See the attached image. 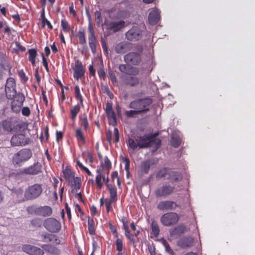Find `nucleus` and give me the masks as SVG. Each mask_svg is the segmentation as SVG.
I'll list each match as a JSON object with an SVG mask.
<instances>
[{
    "label": "nucleus",
    "instance_id": "5701e85b",
    "mask_svg": "<svg viewBox=\"0 0 255 255\" xmlns=\"http://www.w3.org/2000/svg\"><path fill=\"white\" fill-rule=\"evenodd\" d=\"M41 247L46 253L52 255H59L61 253V250L54 245L50 244H44Z\"/></svg>",
    "mask_w": 255,
    "mask_h": 255
},
{
    "label": "nucleus",
    "instance_id": "7c9ffc66",
    "mask_svg": "<svg viewBox=\"0 0 255 255\" xmlns=\"http://www.w3.org/2000/svg\"><path fill=\"white\" fill-rule=\"evenodd\" d=\"M151 234H153L155 237H157L159 235L160 229L157 222L154 220H151Z\"/></svg>",
    "mask_w": 255,
    "mask_h": 255
},
{
    "label": "nucleus",
    "instance_id": "4c0bfd02",
    "mask_svg": "<svg viewBox=\"0 0 255 255\" xmlns=\"http://www.w3.org/2000/svg\"><path fill=\"white\" fill-rule=\"evenodd\" d=\"M88 228L89 233L91 235L95 234V223L93 219H90V217H89L88 221Z\"/></svg>",
    "mask_w": 255,
    "mask_h": 255
},
{
    "label": "nucleus",
    "instance_id": "b1692460",
    "mask_svg": "<svg viewBox=\"0 0 255 255\" xmlns=\"http://www.w3.org/2000/svg\"><path fill=\"white\" fill-rule=\"evenodd\" d=\"M186 231V227L183 225H180L170 231L171 236L177 238Z\"/></svg>",
    "mask_w": 255,
    "mask_h": 255
},
{
    "label": "nucleus",
    "instance_id": "9b49d317",
    "mask_svg": "<svg viewBox=\"0 0 255 255\" xmlns=\"http://www.w3.org/2000/svg\"><path fill=\"white\" fill-rule=\"evenodd\" d=\"M88 40L90 48L93 54L97 52V46L98 45L96 32L94 28L88 29Z\"/></svg>",
    "mask_w": 255,
    "mask_h": 255
},
{
    "label": "nucleus",
    "instance_id": "e2e57ef3",
    "mask_svg": "<svg viewBox=\"0 0 255 255\" xmlns=\"http://www.w3.org/2000/svg\"><path fill=\"white\" fill-rule=\"evenodd\" d=\"M121 221L123 224V229L124 230L128 229V217L123 216L122 217Z\"/></svg>",
    "mask_w": 255,
    "mask_h": 255
},
{
    "label": "nucleus",
    "instance_id": "a18cd8bd",
    "mask_svg": "<svg viewBox=\"0 0 255 255\" xmlns=\"http://www.w3.org/2000/svg\"><path fill=\"white\" fill-rule=\"evenodd\" d=\"M103 176H101L100 175H97L96 176L95 182L96 184V187L99 189H101L103 187Z\"/></svg>",
    "mask_w": 255,
    "mask_h": 255
},
{
    "label": "nucleus",
    "instance_id": "2eb2a0df",
    "mask_svg": "<svg viewBox=\"0 0 255 255\" xmlns=\"http://www.w3.org/2000/svg\"><path fill=\"white\" fill-rule=\"evenodd\" d=\"M74 78L77 81L85 75V69L82 62L77 60L73 68Z\"/></svg>",
    "mask_w": 255,
    "mask_h": 255
},
{
    "label": "nucleus",
    "instance_id": "2f4dec72",
    "mask_svg": "<svg viewBox=\"0 0 255 255\" xmlns=\"http://www.w3.org/2000/svg\"><path fill=\"white\" fill-rule=\"evenodd\" d=\"M153 164L150 160H145L142 162L141 164V171L144 174H147L149 172L151 165Z\"/></svg>",
    "mask_w": 255,
    "mask_h": 255
},
{
    "label": "nucleus",
    "instance_id": "aec40b11",
    "mask_svg": "<svg viewBox=\"0 0 255 255\" xmlns=\"http://www.w3.org/2000/svg\"><path fill=\"white\" fill-rule=\"evenodd\" d=\"M131 48V44L129 42H121L115 45V50L117 53L124 54L129 51Z\"/></svg>",
    "mask_w": 255,
    "mask_h": 255
},
{
    "label": "nucleus",
    "instance_id": "4468645a",
    "mask_svg": "<svg viewBox=\"0 0 255 255\" xmlns=\"http://www.w3.org/2000/svg\"><path fill=\"white\" fill-rule=\"evenodd\" d=\"M124 61L128 64L138 65L141 61V56L137 52H129L124 56Z\"/></svg>",
    "mask_w": 255,
    "mask_h": 255
},
{
    "label": "nucleus",
    "instance_id": "bb28decb",
    "mask_svg": "<svg viewBox=\"0 0 255 255\" xmlns=\"http://www.w3.org/2000/svg\"><path fill=\"white\" fill-rule=\"evenodd\" d=\"M183 178L182 174L177 171H170L167 179L170 180L172 182L181 181Z\"/></svg>",
    "mask_w": 255,
    "mask_h": 255
},
{
    "label": "nucleus",
    "instance_id": "a19ab883",
    "mask_svg": "<svg viewBox=\"0 0 255 255\" xmlns=\"http://www.w3.org/2000/svg\"><path fill=\"white\" fill-rule=\"evenodd\" d=\"M80 110V107L79 105H76L74 106L72 109L70 110V114H71V118L74 120L78 113L79 112Z\"/></svg>",
    "mask_w": 255,
    "mask_h": 255
},
{
    "label": "nucleus",
    "instance_id": "72a5a7b5",
    "mask_svg": "<svg viewBox=\"0 0 255 255\" xmlns=\"http://www.w3.org/2000/svg\"><path fill=\"white\" fill-rule=\"evenodd\" d=\"M28 52L29 54L28 59L32 65L34 66L35 65L36 57L37 55L36 50L33 48L30 49H28Z\"/></svg>",
    "mask_w": 255,
    "mask_h": 255
},
{
    "label": "nucleus",
    "instance_id": "09e8293b",
    "mask_svg": "<svg viewBox=\"0 0 255 255\" xmlns=\"http://www.w3.org/2000/svg\"><path fill=\"white\" fill-rule=\"evenodd\" d=\"M139 72L138 68L129 65L128 75L136 76L139 74Z\"/></svg>",
    "mask_w": 255,
    "mask_h": 255
},
{
    "label": "nucleus",
    "instance_id": "bf43d9fd",
    "mask_svg": "<svg viewBox=\"0 0 255 255\" xmlns=\"http://www.w3.org/2000/svg\"><path fill=\"white\" fill-rule=\"evenodd\" d=\"M129 65L128 64H120L119 65V70L123 73L128 75Z\"/></svg>",
    "mask_w": 255,
    "mask_h": 255
},
{
    "label": "nucleus",
    "instance_id": "9d476101",
    "mask_svg": "<svg viewBox=\"0 0 255 255\" xmlns=\"http://www.w3.org/2000/svg\"><path fill=\"white\" fill-rule=\"evenodd\" d=\"M29 142V139L24 134L18 133L13 135L10 139V144L12 146H24Z\"/></svg>",
    "mask_w": 255,
    "mask_h": 255
},
{
    "label": "nucleus",
    "instance_id": "f257e3e1",
    "mask_svg": "<svg viewBox=\"0 0 255 255\" xmlns=\"http://www.w3.org/2000/svg\"><path fill=\"white\" fill-rule=\"evenodd\" d=\"M42 191L41 184L35 183L28 186L24 191L22 201H31L38 198L42 194Z\"/></svg>",
    "mask_w": 255,
    "mask_h": 255
},
{
    "label": "nucleus",
    "instance_id": "4be33fe9",
    "mask_svg": "<svg viewBox=\"0 0 255 255\" xmlns=\"http://www.w3.org/2000/svg\"><path fill=\"white\" fill-rule=\"evenodd\" d=\"M41 241L43 242H52L55 245H59L60 243V240L55 235L44 233L40 235Z\"/></svg>",
    "mask_w": 255,
    "mask_h": 255
},
{
    "label": "nucleus",
    "instance_id": "f3484780",
    "mask_svg": "<svg viewBox=\"0 0 255 255\" xmlns=\"http://www.w3.org/2000/svg\"><path fill=\"white\" fill-rule=\"evenodd\" d=\"M178 207L179 205L175 202L167 200L159 202L157 205V208L158 209L161 211H167L175 210Z\"/></svg>",
    "mask_w": 255,
    "mask_h": 255
},
{
    "label": "nucleus",
    "instance_id": "de8ad7c7",
    "mask_svg": "<svg viewBox=\"0 0 255 255\" xmlns=\"http://www.w3.org/2000/svg\"><path fill=\"white\" fill-rule=\"evenodd\" d=\"M42 224V220L38 218H34L31 221V224L34 227L40 228Z\"/></svg>",
    "mask_w": 255,
    "mask_h": 255
},
{
    "label": "nucleus",
    "instance_id": "ea45409f",
    "mask_svg": "<svg viewBox=\"0 0 255 255\" xmlns=\"http://www.w3.org/2000/svg\"><path fill=\"white\" fill-rule=\"evenodd\" d=\"M5 92L7 98L9 99H12L17 94L15 88L5 89Z\"/></svg>",
    "mask_w": 255,
    "mask_h": 255
},
{
    "label": "nucleus",
    "instance_id": "412c9836",
    "mask_svg": "<svg viewBox=\"0 0 255 255\" xmlns=\"http://www.w3.org/2000/svg\"><path fill=\"white\" fill-rule=\"evenodd\" d=\"M160 19V11L156 8L152 9L149 12L148 16L149 23L151 25H155L158 22Z\"/></svg>",
    "mask_w": 255,
    "mask_h": 255
},
{
    "label": "nucleus",
    "instance_id": "7ed1b4c3",
    "mask_svg": "<svg viewBox=\"0 0 255 255\" xmlns=\"http://www.w3.org/2000/svg\"><path fill=\"white\" fill-rule=\"evenodd\" d=\"M150 135L144 134L143 136H138L135 140L131 138L128 140V145L132 150H135L139 147L140 148H145L150 147Z\"/></svg>",
    "mask_w": 255,
    "mask_h": 255
},
{
    "label": "nucleus",
    "instance_id": "6e6552de",
    "mask_svg": "<svg viewBox=\"0 0 255 255\" xmlns=\"http://www.w3.org/2000/svg\"><path fill=\"white\" fill-rule=\"evenodd\" d=\"M43 226L45 229L51 233H57L61 229V223L57 220L49 218L44 220Z\"/></svg>",
    "mask_w": 255,
    "mask_h": 255
},
{
    "label": "nucleus",
    "instance_id": "39448f33",
    "mask_svg": "<svg viewBox=\"0 0 255 255\" xmlns=\"http://www.w3.org/2000/svg\"><path fill=\"white\" fill-rule=\"evenodd\" d=\"M27 211L28 213L44 217L50 216L52 214V208L48 206L37 207L35 205L29 206Z\"/></svg>",
    "mask_w": 255,
    "mask_h": 255
},
{
    "label": "nucleus",
    "instance_id": "393cba45",
    "mask_svg": "<svg viewBox=\"0 0 255 255\" xmlns=\"http://www.w3.org/2000/svg\"><path fill=\"white\" fill-rule=\"evenodd\" d=\"M158 133H155L150 135V147H154L155 150L158 149L161 146V141L160 139L156 138Z\"/></svg>",
    "mask_w": 255,
    "mask_h": 255
},
{
    "label": "nucleus",
    "instance_id": "a878e982",
    "mask_svg": "<svg viewBox=\"0 0 255 255\" xmlns=\"http://www.w3.org/2000/svg\"><path fill=\"white\" fill-rule=\"evenodd\" d=\"M0 126L4 131L7 132H11L13 130V125L10 119L3 120L0 123Z\"/></svg>",
    "mask_w": 255,
    "mask_h": 255
},
{
    "label": "nucleus",
    "instance_id": "1a4fd4ad",
    "mask_svg": "<svg viewBox=\"0 0 255 255\" xmlns=\"http://www.w3.org/2000/svg\"><path fill=\"white\" fill-rule=\"evenodd\" d=\"M142 36V30L138 26H133L126 33V38L130 41H136Z\"/></svg>",
    "mask_w": 255,
    "mask_h": 255
},
{
    "label": "nucleus",
    "instance_id": "c85d7f7f",
    "mask_svg": "<svg viewBox=\"0 0 255 255\" xmlns=\"http://www.w3.org/2000/svg\"><path fill=\"white\" fill-rule=\"evenodd\" d=\"M107 118L109 119V124L113 126L117 125L116 115L113 111L106 113Z\"/></svg>",
    "mask_w": 255,
    "mask_h": 255
},
{
    "label": "nucleus",
    "instance_id": "c756f323",
    "mask_svg": "<svg viewBox=\"0 0 255 255\" xmlns=\"http://www.w3.org/2000/svg\"><path fill=\"white\" fill-rule=\"evenodd\" d=\"M80 45L84 46L86 44L85 32L84 29L79 30L77 34Z\"/></svg>",
    "mask_w": 255,
    "mask_h": 255
},
{
    "label": "nucleus",
    "instance_id": "f8f14e48",
    "mask_svg": "<svg viewBox=\"0 0 255 255\" xmlns=\"http://www.w3.org/2000/svg\"><path fill=\"white\" fill-rule=\"evenodd\" d=\"M12 99L11 103V110L13 112L19 113L25 100V97L22 93H19Z\"/></svg>",
    "mask_w": 255,
    "mask_h": 255
},
{
    "label": "nucleus",
    "instance_id": "774afa93",
    "mask_svg": "<svg viewBox=\"0 0 255 255\" xmlns=\"http://www.w3.org/2000/svg\"><path fill=\"white\" fill-rule=\"evenodd\" d=\"M18 75L23 82H26L28 80V77L26 76L24 71L20 70L18 71Z\"/></svg>",
    "mask_w": 255,
    "mask_h": 255
},
{
    "label": "nucleus",
    "instance_id": "6ab92c4d",
    "mask_svg": "<svg viewBox=\"0 0 255 255\" xmlns=\"http://www.w3.org/2000/svg\"><path fill=\"white\" fill-rule=\"evenodd\" d=\"M23 251L30 255H43V250L30 245H25L22 247Z\"/></svg>",
    "mask_w": 255,
    "mask_h": 255
},
{
    "label": "nucleus",
    "instance_id": "69168bd1",
    "mask_svg": "<svg viewBox=\"0 0 255 255\" xmlns=\"http://www.w3.org/2000/svg\"><path fill=\"white\" fill-rule=\"evenodd\" d=\"M98 74L100 79H103L104 80H105L106 74L103 68L100 67L98 69Z\"/></svg>",
    "mask_w": 255,
    "mask_h": 255
},
{
    "label": "nucleus",
    "instance_id": "0e129e2a",
    "mask_svg": "<svg viewBox=\"0 0 255 255\" xmlns=\"http://www.w3.org/2000/svg\"><path fill=\"white\" fill-rule=\"evenodd\" d=\"M105 205L106 208V211L107 213H109L111 208V204L113 202H115V201H113L112 200L109 199L108 198H106L105 200Z\"/></svg>",
    "mask_w": 255,
    "mask_h": 255
},
{
    "label": "nucleus",
    "instance_id": "f704fd0d",
    "mask_svg": "<svg viewBox=\"0 0 255 255\" xmlns=\"http://www.w3.org/2000/svg\"><path fill=\"white\" fill-rule=\"evenodd\" d=\"M63 175L66 181H70L74 178V173L67 167L63 171Z\"/></svg>",
    "mask_w": 255,
    "mask_h": 255
},
{
    "label": "nucleus",
    "instance_id": "603ef678",
    "mask_svg": "<svg viewBox=\"0 0 255 255\" xmlns=\"http://www.w3.org/2000/svg\"><path fill=\"white\" fill-rule=\"evenodd\" d=\"M101 166L103 168H108L110 169L112 168V163L107 156L104 158V162L101 163Z\"/></svg>",
    "mask_w": 255,
    "mask_h": 255
},
{
    "label": "nucleus",
    "instance_id": "3c124183",
    "mask_svg": "<svg viewBox=\"0 0 255 255\" xmlns=\"http://www.w3.org/2000/svg\"><path fill=\"white\" fill-rule=\"evenodd\" d=\"M123 162L125 163V168L126 171L127 177L128 178L129 175L130 161L127 157H125L123 159Z\"/></svg>",
    "mask_w": 255,
    "mask_h": 255
},
{
    "label": "nucleus",
    "instance_id": "052dcab7",
    "mask_svg": "<svg viewBox=\"0 0 255 255\" xmlns=\"http://www.w3.org/2000/svg\"><path fill=\"white\" fill-rule=\"evenodd\" d=\"M125 236L130 241V242L131 243L134 244V235L133 234H130L129 229L125 230Z\"/></svg>",
    "mask_w": 255,
    "mask_h": 255
},
{
    "label": "nucleus",
    "instance_id": "680f3d73",
    "mask_svg": "<svg viewBox=\"0 0 255 255\" xmlns=\"http://www.w3.org/2000/svg\"><path fill=\"white\" fill-rule=\"evenodd\" d=\"M108 74L110 76V78L111 79V80L112 82L114 84H117V80L116 75H115L114 73L111 69H109L108 70Z\"/></svg>",
    "mask_w": 255,
    "mask_h": 255
},
{
    "label": "nucleus",
    "instance_id": "4d7b16f0",
    "mask_svg": "<svg viewBox=\"0 0 255 255\" xmlns=\"http://www.w3.org/2000/svg\"><path fill=\"white\" fill-rule=\"evenodd\" d=\"M81 125L85 130H87L89 128V123L86 114L83 115V117L81 119Z\"/></svg>",
    "mask_w": 255,
    "mask_h": 255
},
{
    "label": "nucleus",
    "instance_id": "0eeeda50",
    "mask_svg": "<svg viewBox=\"0 0 255 255\" xmlns=\"http://www.w3.org/2000/svg\"><path fill=\"white\" fill-rule=\"evenodd\" d=\"M174 190V186L170 185L167 182H165L162 186L158 187L155 191L154 193L157 197H165L173 193Z\"/></svg>",
    "mask_w": 255,
    "mask_h": 255
},
{
    "label": "nucleus",
    "instance_id": "dca6fc26",
    "mask_svg": "<svg viewBox=\"0 0 255 255\" xmlns=\"http://www.w3.org/2000/svg\"><path fill=\"white\" fill-rule=\"evenodd\" d=\"M42 172V165L37 162L28 167L25 168L23 169V173L29 175H35L40 174Z\"/></svg>",
    "mask_w": 255,
    "mask_h": 255
},
{
    "label": "nucleus",
    "instance_id": "6e6d98bb",
    "mask_svg": "<svg viewBox=\"0 0 255 255\" xmlns=\"http://www.w3.org/2000/svg\"><path fill=\"white\" fill-rule=\"evenodd\" d=\"M117 250L119 252V255L121 254L123 250V243L121 239H117L116 242Z\"/></svg>",
    "mask_w": 255,
    "mask_h": 255
},
{
    "label": "nucleus",
    "instance_id": "a211bd4d",
    "mask_svg": "<svg viewBox=\"0 0 255 255\" xmlns=\"http://www.w3.org/2000/svg\"><path fill=\"white\" fill-rule=\"evenodd\" d=\"M194 240L192 237H184L177 242L178 247L182 249L190 248L194 246Z\"/></svg>",
    "mask_w": 255,
    "mask_h": 255
},
{
    "label": "nucleus",
    "instance_id": "20e7f679",
    "mask_svg": "<svg viewBox=\"0 0 255 255\" xmlns=\"http://www.w3.org/2000/svg\"><path fill=\"white\" fill-rule=\"evenodd\" d=\"M32 155V152L29 149H22L13 155L12 163L15 165L20 166L23 162L29 159Z\"/></svg>",
    "mask_w": 255,
    "mask_h": 255
},
{
    "label": "nucleus",
    "instance_id": "37998d69",
    "mask_svg": "<svg viewBox=\"0 0 255 255\" xmlns=\"http://www.w3.org/2000/svg\"><path fill=\"white\" fill-rule=\"evenodd\" d=\"M73 183L72 186L74 187V189L77 190L80 189L82 182L81 178L79 177H74L73 179Z\"/></svg>",
    "mask_w": 255,
    "mask_h": 255
},
{
    "label": "nucleus",
    "instance_id": "79ce46f5",
    "mask_svg": "<svg viewBox=\"0 0 255 255\" xmlns=\"http://www.w3.org/2000/svg\"><path fill=\"white\" fill-rule=\"evenodd\" d=\"M75 98L79 101L80 104L82 107H83V100L82 95L80 93V88L79 86L75 87Z\"/></svg>",
    "mask_w": 255,
    "mask_h": 255
},
{
    "label": "nucleus",
    "instance_id": "58836bf2",
    "mask_svg": "<svg viewBox=\"0 0 255 255\" xmlns=\"http://www.w3.org/2000/svg\"><path fill=\"white\" fill-rule=\"evenodd\" d=\"M181 143V138L178 136L174 135L172 136L170 143L173 147L177 148L180 146Z\"/></svg>",
    "mask_w": 255,
    "mask_h": 255
},
{
    "label": "nucleus",
    "instance_id": "c03bdc74",
    "mask_svg": "<svg viewBox=\"0 0 255 255\" xmlns=\"http://www.w3.org/2000/svg\"><path fill=\"white\" fill-rule=\"evenodd\" d=\"M16 84L15 80L14 78L9 77L6 80V83L5 86V89L8 88H15Z\"/></svg>",
    "mask_w": 255,
    "mask_h": 255
},
{
    "label": "nucleus",
    "instance_id": "5fc2aeb1",
    "mask_svg": "<svg viewBox=\"0 0 255 255\" xmlns=\"http://www.w3.org/2000/svg\"><path fill=\"white\" fill-rule=\"evenodd\" d=\"M61 25L64 32H67L69 30L70 26L69 23L65 19L61 20Z\"/></svg>",
    "mask_w": 255,
    "mask_h": 255
},
{
    "label": "nucleus",
    "instance_id": "338daca9",
    "mask_svg": "<svg viewBox=\"0 0 255 255\" xmlns=\"http://www.w3.org/2000/svg\"><path fill=\"white\" fill-rule=\"evenodd\" d=\"M101 42L102 48L103 49L104 52L105 54H108V47L107 45L106 41L103 37L101 38Z\"/></svg>",
    "mask_w": 255,
    "mask_h": 255
},
{
    "label": "nucleus",
    "instance_id": "c9c22d12",
    "mask_svg": "<svg viewBox=\"0 0 255 255\" xmlns=\"http://www.w3.org/2000/svg\"><path fill=\"white\" fill-rule=\"evenodd\" d=\"M170 170L167 168H162L160 169L156 173V177L157 179H160L168 176Z\"/></svg>",
    "mask_w": 255,
    "mask_h": 255
},
{
    "label": "nucleus",
    "instance_id": "8fccbe9b",
    "mask_svg": "<svg viewBox=\"0 0 255 255\" xmlns=\"http://www.w3.org/2000/svg\"><path fill=\"white\" fill-rule=\"evenodd\" d=\"M95 22L98 26H100L102 21V18L100 11L96 10L95 12Z\"/></svg>",
    "mask_w": 255,
    "mask_h": 255
},
{
    "label": "nucleus",
    "instance_id": "473e14b6",
    "mask_svg": "<svg viewBox=\"0 0 255 255\" xmlns=\"http://www.w3.org/2000/svg\"><path fill=\"white\" fill-rule=\"evenodd\" d=\"M159 242L164 247L165 251L168 253L170 255H174V252L171 248L168 242L163 238L159 240Z\"/></svg>",
    "mask_w": 255,
    "mask_h": 255
},
{
    "label": "nucleus",
    "instance_id": "13d9d810",
    "mask_svg": "<svg viewBox=\"0 0 255 255\" xmlns=\"http://www.w3.org/2000/svg\"><path fill=\"white\" fill-rule=\"evenodd\" d=\"M139 114L135 109H133L130 111H126L125 112V115L127 118H132L135 115Z\"/></svg>",
    "mask_w": 255,
    "mask_h": 255
},
{
    "label": "nucleus",
    "instance_id": "e433bc0d",
    "mask_svg": "<svg viewBox=\"0 0 255 255\" xmlns=\"http://www.w3.org/2000/svg\"><path fill=\"white\" fill-rule=\"evenodd\" d=\"M75 136L79 141L82 142L83 143H86V139L84 136L82 129L80 128H77L75 130Z\"/></svg>",
    "mask_w": 255,
    "mask_h": 255
},
{
    "label": "nucleus",
    "instance_id": "cd10ccee",
    "mask_svg": "<svg viewBox=\"0 0 255 255\" xmlns=\"http://www.w3.org/2000/svg\"><path fill=\"white\" fill-rule=\"evenodd\" d=\"M107 188L110 195V199L116 201L117 200V190L116 186L112 184H107Z\"/></svg>",
    "mask_w": 255,
    "mask_h": 255
},
{
    "label": "nucleus",
    "instance_id": "49530a36",
    "mask_svg": "<svg viewBox=\"0 0 255 255\" xmlns=\"http://www.w3.org/2000/svg\"><path fill=\"white\" fill-rule=\"evenodd\" d=\"M139 83V80L135 77H129L127 79V84L130 86H134L138 85Z\"/></svg>",
    "mask_w": 255,
    "mask_h": 255
},
{
    "label": "nucleus",
    "instance_id": "f03ea898",
    "mask_svg": "<svg viewBox=\"0 0 255 255\" xmlns=\"http://www.w3.org/2000/svg\"><path fill=\"white\" fill-rule=\"evenodd\" d=\"M152 102V99L150 98L139 99L131 101L128 107L130 109H135L140 114L149 111Z\"/></svg>",
    "mask_w": 255,
    "mask_h": 255
},
{
    "label": "nucleus",
    "instance_id": "864d4df0",
    "mask_svg": "<svg viewBox=\"0 0 255 255\" xmlns=\"http://www.w3.org/2000/svg\"><path fill=\"white\" fill-rule=\"evenodd\" d=\"M77 165L79 166L80 168L84 171L88 175L92 176L91 172L89 170L88 168L84 166L79 160H76Z\"/></svg>",
    "mask_w": 255,
    "mask_h": 255
},
{
    "label": "nucleus",
    "instance_id": "423d86ee",
    "mask_svg": "<svg viewBox=\"0 0 255 255\" xmlns=\"http://www.w3.org/2000/svg\"><path fill=\"white\" fill-rule=\"evenodd\" d=\"M179 217L177 213L169 212L164 214L160 218L161 224L167 227L171 226L177 224Z\"/></svg>",
    "mask_w": 255,
    "mask_h": 255
},
{
    "label": "nucleus",
    "instance_id": "ddd939ff",
    "mask_svg": "<svg viewBox=\"0 0 255 255\" xmlns=\"http://www.w3.org/2000/svg\"><path fill=\"white\" fill-rule=\"evenodd\" d=\"M104 25L106 26L107 30L116 33L125 26V22L123 20L116 21L105 20Z\"/></svg>",
    "mask_w": 255,
    "mask_h": 255
}]
</instances>
